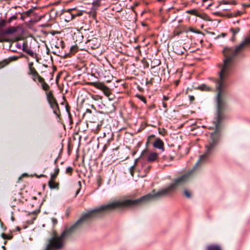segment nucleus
<instances>
[{
	"label": "nucleus",
	"mask_w": 250,
	"mask_h": 250,
	"mask_svg": "<svg viewBox=\"0 0 250 250\" xmlns=\"http://www.w3.org/2000/svg\"><path fill=\"white\" fill-rule=\"evenodd\" d=\"M207 250H222L221 247L217 244H211L207 247Z\"/></svg>",
	"instance_id": "nucleus-12"
},
{
	"label": "nucleus",
	"mask_w": 250,
	"mask_h": 250,
	"mask_svg": "<svg viewBox=\"0 0 250 250\" xmlns=\"http://www.w3.org/2000/svg\"><path fill=\"white\" fill-rule=\"evenodd\" d=\"M28 75L32 76L33 81L35 82L37 81L41 83V87L44 91H48L50 89V86L46 83L45 80L40 75L34 67L28 68Z\"/></svg>",
	"instance_id": "nucleus-1"
},
{
	"label": "nucleus",
	"mask_w": 250,
	"mask_h": 250,
	"mask_svg": "<svg viewBox=\"0 0 250 250\" xmlns=\"http://www.w3.org/2000/svg\"><path fill=\"white\" fill-rule=\"evenodd\" d=\"M190 31L192 32L196 33V32L193 28H190Z\"/></svg>",
	"instance_id": "nucleus-43"
},
{
	"label": "nucleus",
	"mask_w": 250,
	"mask_h": 250,
	"mask_svg": "<svg viewBox=\"0 0 250 250\" xmlns=\"http://www.w3.org/2000/svg\"><path fill=\"white\" fill-rule=\"evenodd\" d=\"M92 85L94 86L95 87L101 90H103L104 88L105 87V85L104 84L102 83H92Z\"/></svg>",
	"instance_id": "nucleus-14"
},
{
	"label": "nucleus",
	"mask_w": 250,
	"mask_h": 250,
	"mask_svg": "<svg viewBox=\"0 0 250 250\" xmlns=\"http://www.w3.org/2000/svg\"><path fill=\"white\" fill-rule=\"evenodd\" d=\"M6 21L4 20H1L0 21V30L3 27L5 26Z\"/></svg>",
	"instance_id": "nucleus-25"
},
{
	"label": "nucleus",
	"mask_w": 250,
	"mask_h": 250,
	"mask_svg": "<svg viewBox=\"0 0 250 250\" xmlns=\"http://www.w3.org/2000/svg\"><path fill=\"white\" fill-rule=\"evenodd\" d=\"M178 83H179V81H176V84L178 85Z\"/></svg>",
	"instance_id": "nucleus-47"
},
{
	"label": "nucleus",
	"mask_w": 250,
	"mask_h": 250,
	"mask_svg": "<svg viewBox=\"0 0 250 250\" xmlns=\"http://www.w3.org/2000/svg\"><path fill=\"white\" fill-rule=\"evenodd\" d=\"M153 146L156 148H158L162 151L164 150V144L162 140L160 138L156 139L155 141L153 143Z\"/></svg>",
	"instance_id": "nucleus-7"
},
{
	"label": "nucleus",
	"mask_w": 250,
	"mask_h": 250,
	"mask_svg": "<svg viewBox=\"0 0 250 250\" xmlns=\"http://www.w3.org/2000/svg\"><path fill=\"white\" fill-rule=\"evenodd\" d=\"M169 99V97L166 96H163V102H165L167 101Z\"/></svg>",
	"instance_id": "nucleus-34"
},
{
	"label": "nucleus",
	"mask_w": 250,
	"mask_h": 250,
	"mask_svg": "<svg viewBox=\"0 0 250 250\" xmlns=\"http://www.w3.org/2000/svg\"><path fill=\"white\" fill-rule=\"evenodd\" d=\"M182 33V31L179 30H175L173 32V34L174 36H179Z\"/></svg>",
	"instance_id": "nucleus-27"
},
{
	"label": "nucleus",
	"mask_w": 250,
	"mask_h": 250,
	"mask_svg": "<svg viewBox=\"0 0 250 250\" xmlns=\"http://www.w3.org/2000/svg\"><path fill=\"white\" fill-rule=\"evenodd\" d=\"M87 46L92 49H94L99 47L100 43L97 38H93L90 40L87 41L86 42Z\"/></svg>",
	"instance_id": "nucleus-4"
},
{
	"label": "nucleus",
	"mask_w": 250,
	"mask_h": 250,
	"mask_svg": "<svg viewBox=\"0 0 250 250\" xmlns=\"http://www.w3.org/2000/svg\"><path fill=\"white\" fill-rule=\"evenodd\" d=\"M17 30V27L11 26L1 31L0 33V42H8L9 40L5 37V35H12L16 32Z\"/></svg>",
	"instance_id": "nucleus-3"
},
{
	"label": "nucleus",
	"mask_w": 250,
	"mask_h": 250,
	"mask_svg": "<svg viewBox=\"0 0 250 250\" xmlns=\"http://www.w3.org/2000/svg\"><path fill=\"white\" fill-rule=\"evenodd\" d=\"M199 89L204 91H209L210 88L205 84H202L199 86Z\"/></svg>",
	"instance_id": "nucleus-18"
},
{
	"label": "nucleus",
	"mask_w": 250,
	"mask_h": 250,
	"mask_svg": "<svg viewBox=\"0 0 250 250\" xmlns=\"http://www.w3.org/2000/svg\"><path fill=\"white\" fill-rule=\"evenodd\" d=\"M147 83H150V84H152V80H151L149 82H146V84H147Z\"/></svg>",
	"instance_id": "nucleus-44"
},
{
	"label": "nucleus",
	"mask_w": 250,
	"mask_h": 250,
	"mask_svg": "<svg viewBox=\"0 0 250 250\" xmlns=\"http://www.w3.org/2000/svg\"><path fill=\"white\" fill-rule=\"evenodd\" d=\"M33 62H30L28 63V68L30 67H33Z\"/></svg>",
	"instance_id": "nucleus-35"
},
{
	"label": "nucleus",
	"mask_w": 250,
	"mask_h": 250,
	"mask_svg": "<svg viewBox=\"0 0 250 250\" xmlns=\"http://www.w3.org/2000/svg\"><path fill=\"white\" fill-rule=\"evenodd\" d=\"M97 8L92 7V9L88 12L89 16L92 18L93 19H96L97 15Z\"/></svg>",
	"instance_id": "nucleus-15"
},
{
	"label": "nucleus",
	"mask_w": 250,
	"mask_h": 250,
	"mask_svg": "<svg viewBox=\"0 0 250 250\" xmlns=\"http://www.w3.org/2000/svg\"><path fill=\"white\" fill-rule=\"evenodd\" d=\"M155 137V136L154 135H150V136H149L148 138V141L151 138H154Z\"/></svg>",
	"instance_id": "nucleus-41"
},
{
	"label": "nucleus",
	"mask_w": 250,
	"mask_h": 250,
	"mask_svg": "<svg viewBox=\"0 0 250 250\" xmlns=\"http://www.w3.org/2000/svg\"><path fill=\"white\" fill-rule=\"evenodd\" d=\"M91 98L95 101H99L102 99V97L98 95H92Z\"/></svg>",
	"instance_id": "nucleus-21"
},
{
	"label": "nucleus",
	"mask_w": 250,
	"mask_h": 250,
	"mask_svg": "<svg viewBox=\"0 0 250 250\" xmlns=\"http://www.w3.org/2000/svg\"><path fill=\"white\" fill-rule=\"evenodd\" d=\"M162 105L164 108H165V112H167V104L166 102H163Z\"/></svg>",
	"instance_id": "nucleus-31"
},
{
	"label": "nucleus",
	"mask_w": 250,
	"mask_h": 250,
	"mask_svg": "<svg viewBox=\"0 0 250 250\" xmlns=\"http://www.w3.org/2000/svg\"><path fill=\"white\" fill-rule=\"evenodd\" d=\"M7 64L5 62H0V68H2L4 67Z\"/></svg>",
	"instance_id": "nucleus-30"
},
{
	"label": "nucleus",
	"mask_w": 250,
	"mask_h": 250,
	"mask_svg": "<svg viewBox=\"0 0 250 250\" xmlns=\"http://www.w3.org/2000/svg\"><path fill=\"white\" fill-rule=\"evenodd\" d=\"M33 9H30L29 10H27L25 12V14L27 16H30L31 14L33 12Z\"/></svg>",
	"instance_id": "nucleus-28"
},
{
	"label": "nucleus",
	"mask_w": 250,
	"mask_h": 250,
	"mask_svg": "<svg viewBox=\"0 0 250 250\" xmlns=\"http://www.w3.org/2000/svg\"><path fill=\"white\" fill-rule=\"evenodd\" d=\"M12 220L13 221L14 220V217H12Z\"/></svg>",
	"instance_id": "nucleus-48"
},
{
	"label": "nucleus",
	"mask_w": 250,
	"mask_h": 250,
	"mask_svg": "<svg viewBox=\"0 0 250 250\" xmlns=\"http://www.w3.org/2000/svg\"><path fill=\"white\" fill-rule=\"evenodd\" d=\"M17 59H18L17 57H16V58L15 57V60H17Z\"/></svg>",
	"instance_id": "nucleus-49"
},
{
	"label": "nucleus",
	"mask_w": 250,
	"mask_h": 250,
	"mask_svg": "<svg viewBox=\"0 0 250 250\" xmlns=\"http://www.w3.org/2000/svg\"><path fill=\"white\" fill-rule=\"evenodd\" d=\"M48 186L51 189L59 188V183L55 182V179H51L48 181Z\"/></svg>",
	"instance_id": "nucleus-9"
},
{
	"label": "nucleus",
	"mask_w": 250,
	"mask_h": 250,
	"mask_svg": "<svg viewBox=\"0 0 250 250\" xmlns=\"http://www.w3.org/2000/svg\"><path fill=\"white\" fill-rule=\"evenodd\" d=\"M59 172V169L56 168L54 173L51 175V179H55Z\"/></svg>",
	"instance_id": "nucleus-19"
},
{
	"label": "nucleus",
	"mask_w": 250,
	"mask_h": 250,
	"mask_svg": "<svg viewBox=\"0 0 250 250\" xmlns=\"http://www.w3.org/2000/svg\"><path fill=\"white\" fill-rule=\"evenodd\" d=\"M221 36L223 37H225L226 36V33H222Z\"/></svg>",
	"instance_id": "nucleus-45"
},
{
	"label": "nucleus",
	"mask_w": 250,
	"mask_h": 250,
	"mask_svg": "<svg viewBox=\"0 0 250 250\" xmlns=\"http://www.w3.org/2000/svg\"><path fill=\"white\" fill-rule=\"evenodd\" d=\"M219 4H232L236 5L237 2L235 0H222L219 1Z\"/></svg>",
	"instance_id": "nucleus-13"
},
{
	"label": "nucleus",
	"mask_w": 250,
	"mask_h": 250,
	"mask_svg": "<svg viewBox=\"0 0 250 250\" xmlns=\"http://www.w3.org/2000/svg\"><path fill=\"white\" fill-rule=\"evenodd\" d=\"M72 171H73V168L71 167H69L66 168V172L67 173L71 174L72 173Z\"/></svg>",
	"instance_id": "nucleus-29"
},
{
	"label": "nucleus",
	"mask_w": 250,
	"mask_h": 250,
	"mask_svg": "<svg viewBox=\"0 0 250 250\" xmlns=\"http://www.w3.org/2000/svg\"><path fill=\"white\" fill-rule=\"evenodd\" d=\"M240 31V28L239 27H236L235 28H231L230 29V31L232 33L233 35V37L232 38V41H234L235 40V35L237 34Z\"/></svg>",
	"instance_id": "nucleus-16"
},
{
	"label": "nucleus",
	"mask_w": 250,
	"mask_h": 250,
	"mask_svg": "<svg viewBox=\"0 0 250 250\" xmlns=\"http://www.w3.org/2000/svg\"><path fill=\"white\" fill-rule=\"evenodd\" d=\"M140 160H146L148 162L152 163L158 159V154L156 152H149L147 149L144 150L140 157Z\"/></svg>",
	"instance_id": "nucleus-2"
},
{
	"label": "nucleus",
	"mask_w": 250,
	"mask_h": 250,
	"mask_svg": "<svg viewBox=\"0 0 250 250\" xmlns=\"http://www.w3.org/2000/svg\"><path fill=\"white\" fill-rule=\"evenodd\" d=\"M159 2H165L166 0H157Z\"/></svg>",
	"instance_id": "nucleus-40"
},
{
	"label": "nucleus",
	"mask_w": 250,
	"mask_h": 250,
	"mask_svg": "<svg viewBox=\"0 0 250 250\" xmlns=\"http://www.w3.org/2000/svg\"><path fill=\"white\" fill-rule=\"evenodd\" d=\"M151 167V166L147 167L145 170L146 172H148L149 171V170L150 169Z\"/></svg>",
	"instance_id": "nucleus-36"
},
{
	"label": "nucleus",
	"mask_w": 250,
	"mask_h": 250,
	"mask_svg": "<svg viewBox=\"0 0 250 250\" xmlns=\"http://www.w3.org/2000/svg\"><path fill=\"white\" fill-rule=\"evenodd\" d=\"M71 12L70 13V18H68V21H70L75 18L76 17L81 16L83 15V11H80L77 10H71Z\"/></svg>",
	"instance_id": "nucleus-6"
},
{
	"label": "nucleus",
	"mask_w": 250,
	"mask_h": 250,
	"mask_svg": "<svg viewBox=\"0 0 250 250\" xmlns=\"http://www.w3.org/2000/svg\"><path fill=\"white\" fill-rule=\"evenodd\" d=\"M174 51L178 55H183L186 51V49L184 47L179 46H176L175 48H173Z\"/></svg>",
	"instance_id": "nucleus-11"
},
{
	"label": "nucleus",
	"mask_w": 250,
	"mask_h": 250,
	"mask_svg": "<svg viewBox=\"0 0 250 250\" xmlns=\"http://www.w3.org/2000/svg\"><path fill=\"white\" fill-rule=\"evenodd\" d=\"M189 98L190 101H193L195 99L194 97L193 96H189Z\"/></svg>",
	"instance_id": "nucleus-37"
},
{
	"label": "nucleus",
	"mask_w": 250,
	"mask_h": 250,
	"mask_svg": "<svg viewBox=\"0 0 250 250\" xmlns=\"http://www.w3.org/2000/svg\"><path fill=\"white\" fill-rule=\"evenodd\" d=\"M46 91L45 94H46V100H47L49 104L50 105V106L57 103V101L53 95V91H49L48 92H47V91Z\"/></svg>",
	"instance_id": "nucleus-5"
},
{
	"label": "nucleus",
	"mask_w": 250,
	"mask_h": 250,
	"mask_svg": "<svg viewBox=\"0 0 250 250\" xmlns=\"http://www.w3.org/2000/svg\"><path fill=\"white\" fill-rule=\"evenodd\" d=\"M78 186H79V188L77 189V190L76 191L75 197L79 194V193L81 190V182L80 181H79L78 182Z\"/></svg>",
	"instance_id": "nucleus-26"
},
{
	"label": "nucleus",
	"mask_w": 250,
	"mask_h": 250,
	"mask_svg": "<svg viewBox=\"0 0 250 250\" xmlns=\"http://www.w3.org/2000/svg\"><path fill=\"white\" fill-rule=\"evenodd\" d=\"M32 58L36 59V60L37 62H39L40 59L38 57L36 53H35V57H32Z\"/></svg>",
	"instance_id": "nucleus-33"
},
{
	"label": "nucleus",
	"mask_w": 250,
	"mask_h": 250,
	"mask_svg": "<svg viewBox=\"0 0 250 250\" xmlns=\"http://www.w3.org/2000/svg\"><path fill=\"white\" fill-rule=\"evenodd\" d=\"M134 168V166H132L130 168V173L131 174V175L132 176L133 175V172H132V169Z\"/></svg>",
	"instance_id": "nucleus-39"
},
{
	"label": "nucleus",
	"mask_w": 250,
	"mask_h": 250,
	"mask_svg": "<svg viewBox=\"0 0 250 250\" xmlns=\"http://www.w3.org/2000/svg\"><path fill=\"white\" fill-rule=\"evenodd\" d=\"M241 14H242V12L239 11H238L237 13L235 14V16H240Z\"/></svg>",
	"instance_id": "nucleus-38"
},
{
	"label": "nucleus",
	"mask_w": 250,
	"mask_h": 250,
	"mask_svg": "<svg viewBox=\"0 0 250 250\" xmlns=\"http://www.w3.org/2000/svg\"><path fill=\"white\" fill-rule=\"evenodd\" d=\"M86 112L91 113V110L90 109H87L86 110Z\"/></svg>",
	"instance_id": "nucleus-42"
},
{
	"label": "nucleus",
	"mask_w": 250,
	"mask_h": 250,
	"mask_svg": "<svg viewBox=\"0 0 250 250\" xmlns=\"http://www.w3.org/2000/svg\"><path fill=\"white\" fill-rule=\"evenodd\" d=\"M102 91L104 92V94L106 97H109L110 95L111 94V91L110 89L107 86H105V87L104 88Z\"/></svg>",
	"instance_id": "nucleus-17"
},
{
	"label": "nucleus",
	"mask_w": 250,
	"mask_h": 250,
	"mask_svg": "<svg viewBox=\"0 0 250 250\" xmlns=\"http://www.w3.org/2000/svg\"><path fill=\"white\" fill-rule=\"evenodd\" d=\"M17 19V17H16V16H13L11 17L9 19V20H8V22H9V23H10V22H11L13 20H15V19Z\"/></svg>",
	"instance_id": "nucleus-32"
},
{
	"label": "nucleus",
	"mask_w": 250,
	"mask_h": 250,
	"mask_svg": "<svg viewBox=\"0 0 250 250\" xmlns=\"http://www.w3.org/2000/svg\"><path fill=\"white\" fill-rule=\"evenodd\" d=\"M17 229L20 231L21 230V228L19 227H17Z\"/></svg>",
	"instance_id": "nucleus-46"
},
{
	"label": "nucleus",
	"mask_w": 250,
	"mask_h": 250,
	"mask_svg": "<svg viewBox=\"0 0 250 250\" xmlns=\"http://www.w3.org/2000/svg\"><path fill=\"white\" fill-rule=\"evenodd\" d=\"M187 13L193 15H197L198 14L197 11L196 9H191L187 11Z\"/></svg>",
	"instance_id": "nucleus-20"
},
{
	"label": "nucleus",
	"mask_w": 250,
	"mask_h": 250,
	"mask_svg": "<svg viewBox=\"0 0 250 250\" xmlns=\"http://www.w3.org/2000/svg\"><path fill=\"white\" fill-rule=\"evenodd\" d=\"M22 50L26 52L31 57H35V53L32 50L30 47H28L27 44L23 43L22 45Z\"/></svg>",
	"instance_id": "nucleus-8"
},
{
	"label": "nucleus",
	"mask_w": 250,
	"mask_h": 250,
	"mask_svg": "<svg viewBox=\"0 0 250 250\" xmlns=\"http://www.w3.org/2000/svg\"><path fill=\"white\" fill-rule=\"evenodd\" d=\"M1 237L4 239H11L12 238V236L8 235L5 233H2Z\"/></svg>",
	"instance_id": "nucleus-24"
},
{
	"label": "nucleus",
	"mask_w": 250,
	"mask_h": 250,
	"mask_svg": "<svg viewBox=\"0 0 250 250\" xmlns=\"http://www.w3.org/2000/svg\"><path fill=\"white\" fill-rule=\"evenodd\" d=\"M50 106L53 110V113L57 117H59L61 114V112H60V110L59 104H58V103H57L53 105H51Z\"/></svg>",
	"instance_id": "nucleus-10"
},
{
	"label": "nucleus",
	"mask_w": 250,
	"mask_h": 250,
	"mask_svg": "<svg viewBox=\"0 0 250 250\" xmlns=\"http://www.w3.org/2000/svg\"><path fill=\"white\" fill-rule=\"evenodd\" d=\"M136 97H138L140 100H141L144 103L146 104V99L144 96L141 95H137Z\"/></svg>",
	"instance_id": "nucleus-22"
},
{
	"label": "nucleus",
	"mask_w": 250,
	"mask_h": 250,
	"mask_svg": "<svg viewBox=\"0 0 250 250\" xmlns=\"http://www.w3.org/2000/svg\"><path fill=\"white\" fill-rule=\"evenodd\" d=\"M185 195L188 198H190L191 196V193L188 190H185L184 191Z\"/></svg>",
	"instance_id": "nucleus-23"
}]
</instances>
